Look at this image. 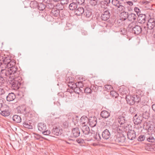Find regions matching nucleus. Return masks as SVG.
<instances>
[{"label":"nucleus","mask_w":155,"mask_h":155,"mask_svg":"<svg viewBox=\"0 0 155 155\" xmlns=\"http://www.w3.org/2000/svg\"><path fill=\"white\" fill-rule=\"evenodd\" d=\"M142 117H137L136 114L133 118V121L135 124L138 125L141 123Z\"/></svg>","instance_id":"obj_20"},{"label":"nucleus","mask_w":155,"mask_h":155,"mask_svg":"<svg viewBox=\"0 0 155 155\" xmlns=\"http://www.w3.org/2000/svg\"><path fill=\"white\" fill-rule=\"evenodd\" d=\"M150 18L148 20L147 23V26L150 30H152L154 28L155 26V21L153 19V16L149 15Z\"/></svg>","instance_id":"obj_9"},{"label":"nucleus","mask_w":155,"mask_h":155,"mask_svg":"<svg viewBox=\"0 0 155 155\" xmlns=\"http://www.w3.org/2000/svg\"><path fill=\"white\" fill-rule=\"evenodd\" d=\"M0 111V114L4 117L8 116L10 114V111L8 109H6L3 110H1Z\"/></svg>","instance_id":"obj_28"},{"label":"nucleus","mask_w":155,"mask_h":155,"mask_svg":"<svg viewBox=\"0 0 155 155\" xmlns=\"http://www.w3.org/2000/svg\"><path fill=\"white\" fill-rule=\"evenodd\" d=\"M133 98L134 100V103L135 102H139L141 100L144 99L145 101H142V102L144 104L147 105V103L148 102V98L147 97H143L142 96H139L137 94H134L133 95Z\"/></svg>","instance_id":"obj_7"},{"label":"nucleus","mask_w":155,"mask_h":155,"mask_svg":"<svg viewBox=\"0 0 155 155\" xmlns=\"http://www.w3.org/2000/svg\"><path fill=\"white\" fill-rule=\"evenodd\" d=\"M77 2L80 5L82 4L84 2V0H76Z\"/></svg>","instance_id":"obj_59"},{"label":"nucleus","mask_w":155,"mask_h":155,"mask_svg":"<svg viewBox=\"0 0 155 155\" xmlns=\"http://www.w3.org/2000/svg\"><path fill=\"white\" fill-rule=\"evenodd\" d=\"M127 19L129 21H132V22H133L135 20L137 17V15L133 13H127Z\"/></svg>","instance_id":"obj_15"},{"label":"nucleus","mask_w":155,"mask_h":155,"mask_svg":"<svg viewBox=\"0 0 155 155\" xmlns=\"http://www.w3.org/2000/svg\"><path fill=\"white\" fill-rule=\"evenodd\" d=\"M37 7L39 10L43 11L45 9L46 5L43 3H40L38 4Z\"/></svg>","instance_id":"obj_34"},{"label":"nucleus","mask_w":155,"mask_h":155,"mask_svg":"<svg viewBox=\"0 0 155 155\" xmlns=\"http://www.w3.org/2000/svg\"><path fill=\"white\" fill-rule=\"evenodd\" d=\"M112 3L113 5L117 7L120 5V4H121V3L117 0H112Z\"/></svg>","instance_id":"obj_45"},{"label":"nucleus","mask_w":155,"mask_h":155,"mask_svg":"<svg viewBox=\"0 0 155 155\" xmlns=\"http://www.w3.org/2000/svg\"><path fill=\"white\" fill-rule=\"evenodd\" d=\"M146 138L147 141L150 142H153L155 141V138L152 135H146Z\"/></svg>","instance_id":"obj_32"},{"label":"nucleus","mask_w":155,"mask_h":155,"mask_svg":"<svg viewBox=\"0 0 155 155\" xmlns=\"http://www.w3.org/2000/svg\"><path fill=\"white\" fill-rule=\"evenodd\" d=\"M2 70L0 73V77L3 79L6 78L8 80L13 78L14 77L17 76L19 73L17 67L5 68Z\"/></svg>","instance_id":"obj_1"},{"label":"nucleus","mask_w":155,"mask_h":155,"mask_svg":"<svg viewBox=\"0 0 155 155\" xmlns=\"http://www.w3.org/2000/svg\"><path fill=\"white\" fill-rule=\"evenodd\" d=\"M80 132L78 127L74 128L72 130L71 137H77L80 136Z\"/></svg>","instance_id":"obj_13"},{"label":"nucleus","mask_w":155,"mask_h":155,"mask_svg":"<svg viewBox=\"0 0 155 155\" xmlns=\"http://www.w3.org/2000/svg\"><path fill=\"white\" fill-rule=\"evenodd\" d=\"M5 90L4 88L0 87V95H2L4 94L5 93Z\"/></svg>","instance_id":"obj_50"},{"label":"nucleus","mask_w":155,"mask_h":155,"mask_svg":"<svg viewBox=\"0 0 155 155\" xmlns=\"http://www.w3.org/2000/svg\"><path fill=\"white\" fill-rule=\"evenodd\" d=\"M122 127L121 126H120V127ZM125 127H123L122 126V128H121V130H122L123 133H124V132H126V129L125 128Z\"/></svg>","instance_id":"obj_64"},{"label":"nucleus","mask_w":155,"mask_h":155,"mask_svg":"<svg viewBox=\"0 0 155 155\" xmlns=\"http://www.w3.org/2000/svg\"><path fill=\"white\" fill-rule=\"evenodd\" d=\"M119 91L120 93L121 97L126 99V92L125 91H123V89L121 88H120Z\"/></svg>","instance_id":"obj_36"},{"label":"nucleus","mask_w":155,"mask_h":155,"mask_svg":"<svg viewBox=\"0 0 155 155\" xmlns=\"http://www.w3.org/2000/svg\"><path fill=\"white\" fill-rule=\"evenodd\" d=\"M127 135L128 139L130 140H133L136 137L135 132L133 130H129Z\"/></svg>","instance_id":"obj_12"},{"label":"nucleus","mask_w":155,"mask_h":155,"mask_svg":"<svg viewBox=\"0 0 155 155\" xmlns=\"http://www.w3.org/2000/svg\"><path fill=\"white\" fill-rule=\"evenodd\" d=\"M84 91L85 93L86 94H91L92 91L91 89L89 87H87L84 89Z\"/></svg>","instance_id":"obj_47"},{"label":"nucleus","mask_w":155,"mask_h":155,"mask_svg":"<svg viewBox=\"0 0 155 155\" xmlns=\"http://www.w3.org/2000/svg\"><path fill=\"white\" fill-rule=\"evenodd\" d=\"M38 3L35 1H31L30 3V7L32 8H36L38 7Z\"/></svg>","instance_id":"obj_37"},{"label":"nucleus","mask_w":155,"mask_h":155,"mask_svg":"<svg viewBox=\"0 0 155 155\" xmlns=\"http://www.w3.org/2000/svg\"><path fill=\"white\" fill-rule=\"evenodd\" d=\"M141 3L143 5H147L149 3V2L146 0H143L141 2Z\"/></svg>","instance_id":"obj_61"},{"label":"nucleus","mask_w":155,"mask_h":155,"mask_svg":"<svg viewBox=\"0 0 155 155\" xmlns=\"http://www.w3.org/2000/svg\"><path fill=\"white\" fill-rule=\"evenodd\" d=\"M89 118L87 116H83L80 119V121L83 125H86L88 124Z\"/></svg>","instance_id":"obj_22"},{"label":"nucleus","mask_w":155,"mask_h":155,"mask_svg":"<svg viewBox=\"0 0 155 155\" xmlns=\"http://www.w3.org/2000/svg\"><path fill=\"white\" fill-rule=\"evenodd\" d=\"M149 29L148 28V26L147 27L146 26H143L142 28L141 29V33L143 34H147L148 32V30Z\"/></svg>","instance_id":"obj_43"},{"label":"nucleus","mask_w":155,"mask_h":155,"mask_svg":"<svg viewBox=\"0 0 155 155\" xmlns=\"http://www.w3.org/2000/svg\"><path fill=\"white\" fill-rule=\"evenodd\" d=\"M146 138V135H140L137 138V140L139 141H143Z\"/></svg>","instance_id":"obj_46"},{"label":"nucleus","mask_w":155,"mask_h":155,"mask_svg":"<svg viewBox=\"0 0 155 155\" xmlns=\"http://www.w3.org/2000/svg\"><path fill=\"white\" fill-rule=\"evenodd\" d=\"M77 141L78 143H82L84 142V140L82 139H77Z\"/></svg>","instance_id":"obj_62"},{"label":"nucleus","mask_w":155,"mask_h":155,"mask_svg":"<svg viewBox=\"0 0 155 155\" xmlns=\"http://www.w3.org/2000/svg\"><path fill=\"white\" fill-rule=\"evenodd\" d=\"M77 4L75 2H72L69 6V8L71 10H76L77 8Z\"/></svg>","instance_id":"obj_31"},{"label":"nucleus","mask_w":155,"mask_h":155,"mask_svg":"<svg viewBox=\"0 0 155 155\" xmlns=\"http://www.w3.org/2000/svg\"><path fill=\"white\" fill-rule=\"evenodd\" d=\"M74 92L78 94H79L80 93V91L79 90V88L78 87H74Z\"/></svg>","instance_id":"obj_54"},{"label":"nucleus","mask_w":155,"mask_h":155,"mask_svg":"<svg viewBox=\"0 0 155 155\" xmlns=\"http://www.w3.org/2000/svg\"><path fill=\"white\" fill-rule=\"evenodd\" d=\"M94 135L93 136H92L91 137H91V139H93L92 137H93L94 138V139L95 140H97L99 141L101 140V137L100 136L99 134H95V133L94 131Z\"/></svg>","instance_id":"obj_38"},{"label":"nucleus","mask_w":155,"mask_h":155,"mask_svg":"<svg viewBox=\"0 0 155 155\" xmlns=\"http://www.w3.org/2000/svg\"><path fill=\"white\" fill-rule=\"evenodd\" d=\"M110 95L113 97H114L116 98L117 95V93L114 91H110Z\"/></svg>","instance_id":"obj_53"},{"label":"nucleus","mask_w":155,"mask_h":155,"mask_svg":"<svg viewBox=\"0 0 155 155\" xmlns=\"http://www.w3.org/2000/svg\"><path fill=\"white\" fill-rule=\"evenodd\" d=\"M84 15L87 18L91 17L92 15V12L90 10L87 9L85 11Z\"/></svg>","instance_id":"obj_41"},{"label":"nucleus","mask_w":155,"mask_h":155,"mask_svg":"<svg viewBox=\"0 0 155 155\" xmlns=\"http://www.w3.org/2000/svg\"><path fill=\"white\" fill-rule=\"evenodd\" d=\"M121 34L123 35H125L126 34V30L124 28H121L120 30Z\"/></svg>","instance_id":"obj_55"},{"label":"nucleus","mask_w":155,"mask_h":155,"mask_svg":"<svg viewBox=\"0 0 155 155\" xmlns=\"http://www.w3.org/2000/svg\"><path fill=\"white\" fill-rule=\"evenodd\" d=\"M18 110L19 109L20 112L21 113L25 114L27 112H28V111H27V107L24 105L19 106L18 107Z\"/></svg>","instance_id":"obj_25"},{"label":"nucleus","mask_w":155,"mask_h":155,"mask_svg":"<svg viewBox=\"0 0 155 155\" xmlns=\"http://www.w3.org/2000/svg\"><path fill=\"white\" fill-rule=\"evenodd\" d=\"M56 8L59 11L62 10L64 8L63 5L61 3H58L55 6Z\"/></svg>","instance_id":"obj_35"},{"label":"nucleus","mask_w":155,"mask_h":155,"mask_svg":"<svg viewBox=\"0 0 155 155\" xmlns=\"http://www.w3.org/2000/svg\"><path fill=\"white\" fill-rule=\"evenodd\" d=\"M146 15L144 14L140 15L138 18L139 23L141 24L144 23L146 21Z\"/></svg>","instance_id":"obj_17"},{"label":"nucleus","mask_w":155,"mask_h":155,"mask_svg":"<svg viewBox=\"0 0 155 155\" xmlns=\"http://www.w3.org/2000/svg\"><path fill=\"white\" fill-rule=\"evenodd\" d=\"M122 136L120 138H119L118 140L119 141L120 144L121 145H125V136L123 134H122Z\"/></svg>","instance_id":"obj_24"},{"label":"nucleus","mask_w":155,"mask_h":155,"mask_svg":"<svg viewBox=\"0 0 155 155\" xmlns=\"http://www.w3.org/2000/svg\"><path fill=\"white\" fill-rule=\"evenodd\" d=\"M76 84V87H81L83 88V87L84 86V84L82 81L78 82L77 83H75Z\"/></svg>","instance_id":"obj_48"},{"label":"nucleus","mask_w":155,"mask_h":155,"mask_svg":"<svg viewBox=\"0 0 155 155\" xmlns=\"http://www.w3.org/2000/svg\"><path fill=\"white\" fill-rule=\"evenodd\" d=\"M110 16V14L109 11L107 10L105 11L101 15V19L104 21H106L107 20Z\"/></svg>","instance_id":"obj_16"},{"label":"nucleus","mask_w":155,"mask_h":155,"mask_svg":"<svg viewBox=\"0 0 155 155\" xmlns=\"http://www.w3.org/2000/svg\"><path fill=\"white\" fill-rule=\"evenodd\" d=\"M113 88L110 85H106L104 86V90L107 91H110Z\"/></svg>","instance_id":"obj_44"},{"label":"nucleus","mask_w":155,"mask_h":155,"mask_svg":"<svg viewBox=\"0 0 155 155\" xmlns=\"http://www.w3.org/2000/svg\"><path fill=\"white\" fill-rule=\"evenodd\" d=\"M62 130L59 128L56 127L53 128L52 130L51 133L50 134H52V136H58L61 135L62 134Z\"/></svg>","instance_id":"obj_10"},{"label":"nucleus","mask_w":155,"mask_h":155,"mask_svg":"<svg viewBox=\"0 0 155 155\" xmlns=\"http://www.w3.org/2000/svg\"><path fill=\"white\" fill-rule=\"evenodd\" d=\"M16 98L15 94L13 93H9L6 97L7 101H11L14 100Z\"/></svg>","instance_id":"obj_21"},{"label":"nucleus","mask_w":155,"mask_h":155,"mask_svg":"<svg viewBox=\"0 0 155 155\" xmlns=\"http://www.w3.org/2000/svg\"><path fill=\"white\" fill-rule=\"evenodd\" d=\"M142 28L135 23L131 22L127 27V36L131 37L133 34L139 35L141 32Z\"/></svg>","instance_id":"obj_2"},{"label":"nucleus","mask_w":155,"mask_h":155,"mask_svg":"<svg viewBox=\"0 0 155 155\" xmlns=\"http://www.w3.org/2000/svg\"><path fill=\"white\" fill-rule=\"evenodd\" d=\"M89 1V3L92 5H95L97 4L98 0H88Z\"/></svg>","instance_id":"obj_49"},{"label":"nucleus","mask_w":155,"mask_h":155,"mask_svg":"<svg viewBox=\"0 0 155 155\" xmlns=\"http://www.w3.org/2000/svg\"><path fill=\"white\" fill-rule=\"evenodd\" d=\"M24 127L26 128L29 129H32L33 127L32 125H31L30 124H28L27 122H24L23 124Z\"/></svg>","instance_id":"obj_42"},{"label":"nucleus","mask_w":155,"mask_h":155,"mask_svg":"<svg viewBox=\"0 0 155 155\" xmlns=\"http://www.w3.org/2000/svg\"><path fill=\"white\" fill-rule=\"evenodd\" d=\"M5 80L2 78H0V87H1L2 85H3L5 83Z\"/></svg>","instance_id":"obj_57"},{"label":"nucleus","mask_w":155,"mask_h":155,"mask_svg":"<svg viewBox=\"0 0 155 155\" xmlns=\"http://www.w3.org/2000/svg\"><path fill=\"white\" fill-rule=\"evenodd\" d=\"M68 87H70L71 89L74 90V87H76V84L74 82V84L73 83H68Z\"/></svg>","instance_id":"obj_51"},{"label":"nucleus","mask_w":155,"mask_h":155,"mask_svg":"<svg viewBox=\"0 0 155 155\" xmlns=\"http://www.w3.org/2000/svg\"><path fill=\"white\" fill-rule=\"evenodd\" d=\"M60 12L57 9H53L51 10V15L54 17H57L59 15Z\"/></svg>","instance_id":"obj_26"},{"label":"nucleus","mask_w":155,"mask_h":155,"mask_svg":"<svg viewBox=\"0 0 155 155\" xmlns=\"http://www.w3.org/2000/svg\"><path fill=\"white\" fill-rule=\"evenodd\" d=\"M101 115L102 117L106 118L109 116L110 114L106 110H103L101 112Z\"/></svg>","instance_id":"obj_30"},{"label":"nucleus","mask_w":155,"mask_h":155,"mask_svg":"<svg viewBox=\"0 0 155 155\" xmlns=\"http://www.w3.org/2000/svg\"><path fill=\"white\" fill-rule=\"evenodd\" d=\"M134 10L137 13V14L139 13L140 14V11L139 9L137 7H135L134 8Z\"/></svg>","instance_id":"obj_60"},{"label":"nucleus","mask_w":155,"mask_h":155,"mask_svg":"<svg viewBox=\"0 0 155 155\" xmlns=\"http://www.w3.org/2000/svg\"><path fill=\"white\" fill-rule=\"evenodd\" d=\"M38 130L42 132L44 135H48L50 134V130H47V126L45 124L42 123H40L38 125Z\"/></svg>","instance_id":"obj_6"},{"label":"nucleus","mask_w":155,"mask_h":155,"mask_svg":"<svg viewBox=\"0 0 155 155\" xmlns=\"http://www.w3.org/2000/svg\"><path fill=\"white\" fill-rule=\"evenodd\" d=\"M118 122L120 125H122L125 124V117H121L119 118Z\"/></svg>","instance_id":"obj_39"},{"label":"nucleus","mask_w":155,"mask_h":155,"mask_svg":"<svg viewBox=\"0 0 155 155\" xmlns=\"http://www.w3.org/2000/svg\"><path fill=\"white\" fill-rule=\"evenodd\" d=\"M102 137L104 139H107L110 138V134L109 130L106 129L102 132Z\"/></svg>","instance_id":"obj_19"},{"label":"nucleus","mask_w":155,"mask_h":155,"mask_svg":"<svg viewBox=\"0 0 155 155\" xmlns=\"http://www.w3.org/2000/svg\"><path fill=\"white\" fill-rule=\"evenodd\" d=\"M118 10L121 12L120 17L121 19L125 21L126 20V12L125 11V8L122 5V3L121 4H120L117 6Z\"/></svg>","instance_id":"obj_8"},{"label":"nucleus","mask_w":155,"mask_h":155,"mask_svg":"<svg viewBox=\"0 0 155 155\" xmlns=\"http://www.w3.org/2000/svg\"><path fill=\"white\" fill-rule=\"evenodd\" d=\"M61 4L64 5L67 4L68 2V0H60Z\"/></svg>","instance_id":"obj_56"},{"label":"nucleus","mask_w":155,"mask_h":155,"mask_svg":"<svg viewBox=\"0 0 155 155\" xmlns=\"http://www.w3.org/2000/svg\"><path fill=\"white\" fill-rule=\"evenodd\" d=\"M12 120L16 123H19L21 121V120L20 116L17 115H15L12 117Z\"/></svg>","instance_id":"obj_27"},{"label":"nucleus","mask_w":155,"mask_h":155,"mask_svg":"<svg viewBox=\"0 0 155 155\" xmlns=\"http://www.w3.org/2000/svg\"><path fill=\"white\" fill-rule=\"evenodd\" d=\"M54 6L52 3H48L46 6V7L50 9H51L54 7Z\"/></svg>","instance_id":"obj_52"},{"label":"nucleus","mask_w":155,"mask_h":155,"mask_svg":"<svg viewBox=\"0 0 155 155\" xmlns=\"http://www.w3.org/2000/svg\"><path fill=\"white\" fill-rule=\"evenodd\" d=\"M91 88L92 90V91H93V90H96L97 87L96 86H94V85H92L91 86Z\"/></svg>","instance_id":"obj_63"},{"label":"nucleus","mask_w":155,"mask_h":155,"mask_svg":"<svg viewBox=\"0 0 155 155\" xmlns=\"http://www.w3.org/2000/svg\"><path fill=\"white\" fill-rule=\"evenodd\" d=\"M133 5V3L132 1L127 2V6L128 11H130L132 10V9L131 8V6H132Z\"/></svg>","instance_id":"obj_40"},{"label":"nucleus","mask_w":155,"mask_h":155,"mask_svg":"<svg viewBox=\"0 0 155 155\" xmlns=\"http://www.w3.org/2000/svg\"><path fill=\"white\" fill-rule=\"evenodd\" d=\"M81 130L82 133H81V136L82 135L84 136V135L86 136L87 137H91L94 135V131L92 130H90L89 127L86 125H83L81 128Z\"/></svg>","instance_id":"obj_5"},{"label":"nucleus","mask_w":155,"mask_h":155,"mask_svg":"<svg viewBox=\"0 0 155 155\" xmlns=\"http://www.w3.org/2000/svg\"><path fill=\"white\" fill-rule=\"evenodd\" d=\"M14 77L13 78L10 80H8L7 81V83L8 84H11V87L13 89L15 90L18 89L21 84V78L20 77Z\"/></svg>","instance_id":"obj_3"},{"label":"nucleus","mask_w":155,"mask_h":155,"mask_svg":"<svg viewBox=\"0 0 155 155\" xmlns=\"http://www.w3.org/2000/svg\"><path fill=\"white\" fill-rule=\"evenodd\" d=\"M133 96L130 94V92H129V94L127 95V103L129 104L130 105H133L134 103V101L133 100Z\"/></svg>","instance_id":"obj_18"},{"label":"nucleus","mask_w":155,"mask_h":155,"mask_svg":"<svg viewBox=\"0 0 155 155\" xmlns=\"http://www.w3.org/2000/svg\"><path fill=\"white\" fill-rule=\"evenodd\" d=\"M3 66L5 68L16 67L15 62L14 60H11L9 57H3L1 59Z\"/></svg>","instance_id":"obj_4"},{"label":"nucleus","mask_w":155,"mask_h":155,"mask_svg":"<svg viewBox=\"0 0 155 155\" xmlns=\"http://www.w3.org/2000/svg\"><path fill=\"white\" fill-rule=\"evenodd\" d=\"M143 129L146 130H151V125L148 123L147 122H145L143 123Z\"/></svg>","instance_id":"obj_33"},{"label":"nucleus","mask_w":155,"mask_h":155,"mask_svg":"<svg viewBox=\"0 0 155 155\" xmlns=\"http://www.w3.org/2000/svg\"><path fill=\"white\" fill-rule=\"evenodd\" d=\"M84 9L83 7H79L75 10V15H80L84 12Z\"/></svg>","instance_id":"obj_23"},{"label":"nucleus","mask_w":155,"mask_h":155,"mask_svg":"<svg viewBox=\"0 0 155 155\" xmlns=\"http://www.w3.org/2000/svg\"><path fill=\"white\" fill-rule=\"evenodd\" d=\"M66 83H73L74 84V78L72 77L71 76H67L65 78Z\"/></svg>","instance_id":"obj_29"},{"label":"nucleus","mask_w":155,"mask_h":155,"mask_svg":"<svg viewBox=\"0 0 155 155\" xmlns=\"http://www.w3.org/2000/svg\"><path fill=\"white\" fill-rule=\"evenodd\" d=\"M103 3L105 4L106 5H107L110 3V0H105L102 2Z\"/></svg>","instance_id":"obj_58"},{"label":"nucleus","mask_w":155,"mask_h":155,"mask_svg":"<svg viewBox=\"0 0 155 155\" xmlns=\"http://www.w3.org/2000/svg\"><path fill=\"white\" fill-rule=\"evenodd\" d=\"M97 118L94 116L90 117L89 118L88 123L91 127H94L96 126L97 124Z\"/></svg>","instance_id":"obj_11"},{"label":"nucleus","mask_w":155,"mask_h":155,"mask_svg":"<svg viewBox=\"0 0 155 155\" xmlns=\"http://www.w3.org/2000/svg\"><path fill=\"white\" fill-rule=\"evenodd\" d=\"M143 109L146 108L147 109L145 111H143L142 114V117L143 118L146 119H148L149 117V110L150 107L147 105H146L143 106Z\"/></svg>","instance_id":"obj_14"}]
</instances>
